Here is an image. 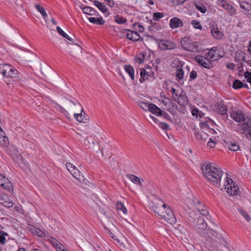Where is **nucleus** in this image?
<instances>
[{"label": "nucleus", "instance_id": "obj_1", "mask_svg": "<svg viewBox=\"0 0 251 251\" xmlns=\"http://www.w3.org/2000/svg\"><path fill=\"white\" fill-rule=\"evenodd\" d=\"M231 117L238 124L236 131L239 134L245 135L247 138L251 140V118L246 117L241 111H232Z\"/></svg>", "mask_w": 251, "mask_h": 251}, {"label": "nucleus", "instance_id": "obj_2", "mask_svg": "<svg viewBox=\"0 0 251 251\" xmlns=\"http://www.w3.org/2000/svg\"><path fill=\"white\" fill-rule=\"evenodd\" d=\"M152 209L154 212L162 217L168 223L173 225L176 218L170 208L162 200L157 199L152 202Z\"/></svg>", "mask_w": 251, "mask_h": 251}, {"label": "nucleus", "instance_id": "obj_3", "mask_svg": "<svg viewBox=\"0 0 251 251\" xmlns=\"http://www.w3.org/2000/svg\"><path fill=\"white\" fill-rule=\"evenodd\" d=\"M201 170L209 182L215 185L220 183L223 176V171L220 168L216 167L214 164L210 163L203 165Z\"/></svg>", "mask_w": 251, "mask_h": 251}, {"label": "nucleus", "instance_id": "obj_4", "mask_svg": "<svg viewBox=\"0 0 251 251\" xmlns=\"http://www.w3.org/2000/svg\"><path fill=\"white\" fill-rule=\"evenodd\" d=\"M17 71L12 66L8 64H0V75L8 86H13V78L16 77Z\"/></svg>", "mask_w": 251, "mask_h": 251}, {"label": "nucleus", "instance_id": "obj_5", "mask_svg": "<svg viewBox=\"0 0 251 251\" xmlns=\"http://www.w3.org/2000/svg\"><path fill=\"white\" fill-rule=\"evenodd\" d=\"M222 238L218 240L215 239L211 243H206V248L209 251H229V249Z\"/></svg>", "mask_w": 251, "mask_h": 251}, {"label": "nucleus", "instance_id": "obj_6", "mask_svg": "<svg viewBox=\"0 0 251 251\" xmlns=\"http://www.w3.org/2000/svg\"><path fill=\"white\" fill-rule=\"evenodd\" d=\"M226 184L224 185V189H226L227 192L230 195H237L239 192V188L238 186L233 182L231 178L226 177Z\"/></svg>", "mask_w": 251, "mask_h": 251}, {"label": "nucleus", "instance_id": "obj_7", "mask_svg": "<svg viewBox=\"0 0 251 251\" xmlns=\"http://www.w3.org/2000/svg\"><path fill=\"white\" fill-rule=\"evenodd\" d=\"M181 44L183 49L185 50L191 52H196L198 50V48L196 46V43L193 42L189 38L185 37L181 40Z\"/></svg>", "mask_w": 251, "mask_h": 251}, {"label": "nucleus", "instance_id": "obj_8", "mask_svg": "<svg viewBox=\"0 0 251 251\" xmlns=\"http://www.w3.org/2000/svg\"><path fill=\"white\" fill-rule=\"evenodd\" d=\"M62 112L65 113L69 112L73 114L75 109V104L69 100H66L62 103V106H60Z\"/></svg>", "mask_w": 251, "mask_h": 251}, {"label": "nucleus", "instance_id": "obj_9", "mask_svg": "<svg viewBox=\"0 0 251 251\" xmlns=\"http://www.w3.org/2000/svg\"><path fill=\"white\" fill-rule=\"evenodd\" d=\"M90 121V117L84 111L83 109H81L80 113H79V123L85 124V129L84 130V133L86 134H88L89 126L88 123Z\"/></svg>", "mask_w": 251, "mask_h": 251}, {"label": "nucleus", "instance_id": "obj_10", "mask_svg": "<svg viewBox=\"0 0 251 251\" xmlns=\"http://www.w3.org/2000/svg\"><path fill=\"white\" fill-rule=\"evenodd\" d=\"M204 235L207 242V243L208 244L211 243V242L213 241L215 239L218 240V239L222 238L220 234L210 229L206 230L205 232H204Z\"/></svg>", "mask_w": 251, "mask_h": 251}, {"label": "nucleus", "instance_id": "obj_11", "mask_svg": "<svg viewBox=\"0 0 251 251\" xmlns=\"http://www.w3.org/2000/svg\"><path fill=\"white\" fill-rule=\"evenodd\" d=\"M194 59L201 66L205 68L210 69L212 67V64L211 61L202 56L197 55L195 56Z\"/></svg>", "mask_w": 251, "mask_h": 251}, {"label": "nucleus", "instance_id": "obj_12", "mask_svg": "<svg viewBox=\"0 0 251 251\" xmlns=\"http://www.w3.org/2000/svg\"><path fill=\"white\" fill-rule=\"evenodd\" d=\"M0 186L9 191L13 190L12 184L7 178L1 174H0Z\"/></svg>", "mask_w": 251, "mask_h": 251}, {"label": "nucleus", "instance_id": "obj_13", "mask_svg": "<svg viewBox=\"0 0 251 251\" xmlns=\"http://www.w3.org/2000/svg\"><path fill=\"white\" fill-rule=\"evenodd\" d=\"M159 46L163 50H172L176 48V44L172 42L162 40L159 43Z\"/></svg>", "mask_w": 251, "mask_h": 251}, {"label": "nucleus", "instance_id": "obj_14", "mask_svg": "<svg viewBox=\"0 0 251 251\" xmlns=\"http://www.w3.org/2000/svg\"><path fill=\"white\" fill-rule=\"evenodd\" d=\"M10 155L15 161L19 163L23 162L22 156L14 147H12V150H10Z\"/></svg>", "mask_w": 251, "mask_h": 251}, {"label": "nucleus", "instance_id": "obj_15", "mask_svg": "<svg viewBox=\"0 0 251 251\" xmlns=\"http://www.w3.org/2000/svg\"><path fill=\"white\" fill-rule=\"evenodd\" d=\"M174 99L181 105H185L188 102L186 96L183 94L182 93L180 94H175V97H174Z\"/></svg>", "mask_w": 251, "mask_h": 251}, {"label": "nucleus", "instance_id": "obj_16", "mask_svg": "<svg viewBox=\"0 0 251 251\" xmlns=\"http://www.w3.org/2000/svg\"><path fill=\"white\" fill-rule=\"evenodd\" d=\"M195 135L199 141L201 143H204L208 138V135L201 130H195Z\"/></svg>", "mask_w": 251, "mask_h": 251}, {"label": "nucleus", "instance_id": "obj_17", "mask_svg": "<svg viewBox=\"0 0 251 251\" xmlns=\"http://www.w3.org/2000/svg\"><path fill=\"white\" fill-rule=\"evenodd\" d=\"M0 203L7 207H11L13 205V201L7 195H0Z\"/></svg>", "mask_w": 251, "mask_h": 251}, {"label": "nucleus", "instance_id": "obj_18", "mask_svg": "<svg viewBox=\"0 0 251 251\" xmlns=\"http://www.w3.org/2000/svg\"><path fill=\"white\" fill-rule=\"evenodd\" d=\"M196 209L194 210L189 209L187 211V213L189 217V220L192 222L195 223L196 220L200 217L199 212L198 210L197 206Z\"/></svg>", "mask_w": 251, "mask_h": 251}, {"label": "nucleus", "instance_id": "obj_19", "mask_svg": "<svg viewBox=\"0 0 251 251\" xmlns=\"http://www.w3.org/2000/svg\"><path fill=\"white\" fill-rule=\"evenodd\" d=\"M98 201L99 200H98L97 197L93 196L92 199L90 200L88 202L90 206L92 207L96 211V212H98L99 210H100V206L99 205Z\"/></svg>", "mask_w": 251, "mask_h": 251}, {"label": "nucleus", "instance_id": "obj_20", "mask_svg": "<svg viewBox=\"0 0 251 251\" xmlns=\"http://www.w3.org/2000/svg\"><path fill=\"white\" fill-rule=\"evenodd\" d=\"M170 25L172 28H176L182 27L183 25V23L179 18L175 17L171 19Z\"/></svg>", "mask_w": 251, "mask_h": 251}, {"label": "nucleus", "instance_id": "obj_21", "mask_svg": "<svg viewBox=\"0 0 251 251\" xmlns=\"http://www.w3.org/2000/svg\"><path fill=\"white\" fill-rule=\"evenodd\" d=\"M207 224L203 217H199L197 219V222L196 224V227L197 229L202 230L206 228Z\"/></svg>", "mask_w": 251, "mask_h": 251}, {"label": "nucleus", "instance_id": "obj_22", "mask_svg": "<svg viewBox=\"0 0 251 251\" xmlns=\"http://www.w3.org/2000/svg\"><path fill=\"white\" fill-rule=\"evenodd\" d=\"M91 183L87 179L83 178L81 180L79 177V187H81L84 192H87L89 190V188L91 187Z\"/></svg>", "mask_w": 251, "mask_h": 251}, {"label": "nucleus", "instance_id": "obj_23", "mask_svg": "<svg viewBox=\"0 0 251 251\" xmlns=\"http://www.w3.org/2000/svg\"><path fill=\"white\" fill-rule=\"evenodd\" d=\"M66 167L68 170L73 175V176L76 179H78V178L77 177L78 176L77 174L78 173V170L77 168L75 165H74L73 164L71 163H67Z\"/></svg>", "mask_w": 251, "mask_h": 251}, {"label": "nucleus", "instance_id": "obj_24", "mask_svg": "<svg viewBox=\"0 0 251 251\" xmlns=\"http://www.w3.org/2000/svg\"><path fill=\"white\" fill-rule=\"evenodd\" d=\"M126 37L129 40L133 41H137L140 38V36L138 32L130 30H128Z\"/></svg>", "mask_w": 251, "mask_h": 251}, {"label": "nucleus", "instance_id": "obj_25", "mask_svg": "<svg viewBox=\"0 0 251 251\" xmlns=\"http://www.w3.org/2000/svg\"><path fill=\"white\" fill-rule=\"evenodd\" d=\"M9 144L8 137L3 130L0 131V144L4 147H7Z\"/></svg>", "mask_w": 251, "mask_h": 251}, {"label": "nucleus", "instance_id": "obj_26", "mask_svg": "<svg viewBox=\"0 0 251 251\" xmlns=\"http://www.w3.org/2000/svg\"><path fill=\"white\" fill-rule=\"evenodd\" d=\"M216 111L221 115H226L227 112L226 107L223 102H220L215 105Z\"/></svg>", "mask_w": 251, "mask_h": 251}, {"label": "nucleus", "instance_id": "obj_27", "mask_svg": "<svg viewBox=\"0 0 251 251\" xmlns=\"http://www.w3.org/2000/svg\"><path fill=\"white\" fill-rule=\"evenodd\" d=\"M50 242L56 251H61L65 248V246L56 239L52 238L50 239Z\"/></svg>", "mask_w": 251, "mask_h": 251}, {"label": "nucleus", "instance_id": "obj_28", "mask_svg": "<svg viewBox=\"0 0 251 251\" xmlns=\"http://www.w3.org/2000/svg\"><path fill=\"white\" fill-rule=\"evenodd\" d=\"M82 9L83 13L85 14L96 16H98L99 15L96 10L90 7H83Z\"/></svg>", "mask_w": 251, "mask_h": 251}, {"label": "nucleus", "instance_id": "obj_29", "mask_svg": "<svg viewBox=\"0 0 251 251\" xmlns=\"http://www.w3.org/2000/svg\"><path fill=\"white\" fill-rule=\"evenodd\" d=\"M194 201L195 204H196L197 203L198 205V206H197V208L199 212V215L201 214L202 216H207L209 214V212L206 209L201 208L202 206L201 205L200 201L197 199H195Z\"/></svg>", "mask_w": 251, "mask_h": 251}, {"label": "nucleus", "instance_id": "obj_30", "mask_svg": "<svg viewBox=\"0 0 251 251\" xmlns=\"http://www.w3.org/2000/svg\"><path fill=\"white\" fill-rule=\"evenodd\" d=\"M149 111L156 115L157 116H159L162 115L161 110L153 103H151Z\"/></svg>", "mask_w": 251, "mask_h": 251}, {"label": "nucleus", "instance_id": "obj_31", "mask_svg": "<svg viewBox=\"0 0 251 251\" xmlns=\"http://www.w3.org/2000/svg\"><path fill=\"white\" fill-rule=\"evenodd\" d=\"M227 148L230 151H236L239 150V145L235 142H229L226 143Z\"/></svg>", "mask_w": 251, "mask_h": 251}, {"label": "nucleus", "instance_id": "obj_32", "mask_svg": "<svg viewBox=\"0 0 251 251\" xmlns=\"http://www.w3.org/2000/svg\"><path fill=\"white\" fill-rule=\"evenodd\" d=\"M90 22L97 25H103L105 23V21L101 17L98 18L90 17L88 18Z\"/></svg>", "mask_w": 251, "mask_h": 251}, {"label": "nucleus", "instance_id": "obj_33", "mask_svg": "<svg viewBox=\"0 0 251 251\" xmlns=\"http://www.w3.org/2000/svg\"><path fill=\"white\" fill-rule=\"evenodd\" d=\"M125 71L129 75L132 80L134 79V69L131 65H125L124 66Z\"/></svg>", "mask_w": 251, "mask_h": 251}, {"label": "nucleus", "instance_id": "obj_34", "mask_svg": "<svg viewBox=\"0 0 251 251\" xmlns=\"http://www.w3.org/2000/svg\"><path fill=\"white\" fill-rule=\"evenodd\" d=\"M211 32L215 39H221L223 38V34L218 28H213L211 29Z\"/></svg>", "mask_w": 251, "mask_h": 251}, {"label": "nucleus", "instance_id": "obj_35", "mask_svg": "<svg viewBox=\"0 0 251 251\" xmlns=\"http://www.w3.org/2000/svg\"><path fill=\"white\" fill-rule=\"evenodd\" d=\"M126 177L129 179L133 183L136 184H139L140 185H142L141 180L137 176L132 174H127L126 175Z\"/></svg>", "mask_w": 251, "mask_h": 251}, {"label": "nucleus", "instance_id": "obj_36", "mask_svg": "<svg viewBox=\"0 0 251 251\" xmlns=\"http://www.w3.org/2000/svg\"><path fill=\"white\" fill-rule=\"evenodd\" d=\"M116 208L118 211L121 212L122 214L124 215L127 214V209L122 202L118 201L116 203Z\"/></svg>", "mask_w": 251, "mask_h": 251}, {"label": "nucleus", "instance_id": "obj_37", "mask_svg": "<svg viewBox=\"0 0 251 251\" xmlns=\"http://www.w3.org/2000/svg\"><path fill=\"white\" fill-rule=\"evenodd\" d=\"M94 3L102 13L106 12L107 8L103 3L98 0H95Z\"/></svg>", "mask_w": 251, "mask_h": 251}, {"label": "nucleus", "instance_id": "obj_38", "mask_svg": "<svg viewBox=\"0 0 251 251\" xmlns=\"http://www.w3.org/2000/svg\"><path fill=\"white\" fill-rule=\"evenodd\" d=\"M151 103H149L148 102H144L140 101L138 102V105L140 106L141 108L145 111H149L150 106Z\"/></svg>", "mask_w": 251, "mask_h": 251}, {"label": "nucleus", "instance_id": "obj_39", "mask_svg": "<svg viewBox=\"0 0 251 251\" xmlns=\"http://www.w3.org/2000/svg\"><path fill=\"white\" fill-rule=\"evenodd\" d=\"M141 78L139 81L141 83H142L145 79L148 78V76L150 75V73L147 72L145 70H142L140 73Z\"/></svg>", "mask_w": 251, "mask_h": 251}, {"label": "nucleus", "instance_id": "obj_40", "mask_svg": "<svg viewBox=\"0 0 251 251\" xmlns=\"http://www.w3.org/2000/svg\"><path fill=\"white\" fill-rule=\"evenodd\" d=\"M35 7L37 10L41 14L44 19L46 20L48 15L44 8L38 4L35 5Z\"/></svg>", "mask_w": 251, "mask_h": 251}, {"label": "nucleus", "instance_id": "obj_41", "mask_svg": "<svg viewBox=\"0 0 251 251\" xmlns=\"http://www.w3.org/2000/svg\"><path fill=\"white\" fill-rule=\"evenodd\" d=\"M213 49L214 48L210 49L208 52L205 55L204 57L209 61L213 59L215 56V50H214Z\"/></svg>", "mask_w": 251, "mask_h": 251}, {"label": "nucleus", "instance_id": "obj_42", "mask_svg": "<svg viewBox=\"0 0 251 251\" xmlns=\"http://www.w3.org/2000/svg\"><path fill=\"white\" fill-rule=\"evenodd\" d=\"M176 76V79L178 80H182L183 78L184 72L181 68L177 69Z\"/></svg>", "mask_w": 251, "mask_h": 251}, {"label": "nucleus", "instance_id": "obj_43", "mask_svg": "<svg viewBox=\"0 0 251 251\" xmlns=\"http://www.w3.org/2000/svg\"><path fill=\"white\" fill-rule=\"evenodd\" d=\"M77 48L73 46L70 47L69 49V53L73 58H76Z\"/></svg>", "mask_w": 251, "mask_h": 251}, {"label": "nucleus", "instance_id": "obj_44", "mask_svg": "<svg viewBox=\"0 0 251 251\" xmlns=\"http://www.w3.org/2000/svg\"><path fill=\"white\" fill-rule=\"evenodd\" d=\"M225 9L230 15H233L236 13V10L234 7L229 3L226 5V6Z\"/></svg>", "mask_w": 251, "mask_h": 251}, {"label": "nucleus", "instance_id": "obj_45", "mask_svg": "<svg viewBox=\"0 0 251 251\" xmlns=\"http://www.w3.org/2000/svg\"><path fill=\"white\" fill-rule=\"evenodd\" d=\"M31 230L33 234H36L37 236L39 237L45 236L44 232L39 228L33 227L31 228Z\"/></svg>", "mask_w": 251, "mask_h": 251}, {"label": "nucleus", "instance_id": "obj_46", "mask_svg": "<svg viewBox=\"0 0 251 251\" xmlns=\"http://www.w3.org/2000/svg\"><path fill=\"white\" fill-rule=\"evenodd\" d=\"M232 87L235 89H237L243 87V83L240 80L236 79L233 82Z\"/></svg>", "mask_w": 251, "mask_h": 251}, {"label": "nucleus", "instance_id": "obj_47", "mask_svg": "<svg viewBox=\"0 0 251 251\" xmlns=\"http://www.w3.org/2000/svg\"><path fill=\"white\" fill-rule=\"evenodd\" d=\"M238 211L239 213L241 214V215L245 218V219L247 220V222L251 221V218L245 211L241 209H239Z\"/></svg>", "mask_w": 251, "mask_h": 251}, {"label": "nucleus", "instance_id": "obj_48", "mask_svg": "<svg viewBox=\"0 0 251 251\" xmlns=\"http://www.w3.org/2000/svg\"><path fill=\"white\" fill-rule=\"evenodd\" d=\"M115 21L117 23L119 24H125L126 20L124 19L122 17L117 15L115 17Z\"/></svg>", "mask_w": 251, "mask_h": 251}, {"label": "nucleus", "instance_id": "obj_49", "mask_svg": "<svg viewBox=\"0 0 251 251\" xmlns=\"http://www.w3.org/2000/svg\"><path fill=\"white\" fill-rule=\"evenodd\" d=\"M153 19L154 20L158 21L160 19L164 17V14L163 13L155 12L153 13Z\"/></svg>", "mask_w": 251, "mask_h": 251}, {"label": "nucleus", "instance_id": "obj_50", "mask_svg": "<svg viewBox=\"0 0 251 251\" xmlns=\"http://www.w3.org/2000/svg\"><path fill=\"white\" fill-rule=\"evenodd\" d=\"M191 24L193 26V27L196 29L201 30L202 29V27L200 24V23L196 20H193L191 22Z\"/></svg>", "mask_w": 251, "mask_h": 251}, {"label": "nucleus", "instance_id": "obj_51", "mask_svg": "<svg viewBox=\"0 0 251 251\" xmlns=\"http://www.w3.org/2000/svg\"><path fill=\"white\" fill-rule=\"evenodd\" d=\"M134 26L136 29L138 30L140 32H142L144 30V26L140 25L139 23L134 24Z\"/></svg>", "mask_w": 251, "mask_h": 251}, {"label": "nucleus", "instance_id": "obj_52", "mask_svg": "<svg viewBox=\"0 0 251 251\" xmlns=\"http://www.w3.org/2000/svg\"><path fill=\"white\" fill-rule=\"evenodd\" d=\"M217 3L219 6L222 7L224 8H225L226 5L228 4L225 0H218Z\"/></svg>", "mask_w": 251, "mask_h": 251}, {"label": "nucleus", "instance_id": "obj_53", "mask_svg": "<svg viewBox=\"0 0 251 251\" xmlns=\"http://www.w3.org/2000/svg\"><path fill=\"white\" fill-rule=\"evenodd\" d=\"M5 235H7V233L4 232V233L0 235V243L2 245L5 244L6 242Z\"/></svg>", "mask_w": 251, "mask_h": 251}, {"label": "nucleus", "instance_id": "obj_54", "mask_svg": "<svg viewBox=\"0 0 251 251\" xmlns=\"http://www.w3.org/2000/svg\"><path fill=\"white\" fill-rule=\"evenodd\" d=\"M249 3L246 2H241L240 4V7L244 10H246L247 11L250 10V9L248 7H247L246 5H248Z\"/></svg>", "mask_w": 251, "mask_h": 251}, {"label": "nucleus", "instance_id": "obj_55", "mask_svg": "<svg viewBox=\"0 0 251 251\" xmlns=\"http://www.w3.org/2000/svg\"><path fill=\"white\" fill-rule=\"evenodd\" d=\"M216 143L213 141L212 138H210L209 141L207 143V146L210 148H213L215 146Z\"/></svg>", "mask_w": 251, "mask_h": 251}, {"label": "nucleus", "instance_id": "obj_56", "mask_svg": "<svg viewBox=\"0 0 251 251\" xmlns=\"http://www.w3.org/2000/svg\"><path fill=\"white\" fill-rule=\"evenodd\" d=\"M106 2L107 5L110 7H113L115 5L114 1L113 0H104Z\"/></svg>", "mask_w": 251, "mask_h": 251}, {"label": "nucleus", "instance_id": "obj_57", "mask_svg": "<svg viewBox=\"0 0 251 251\" xmlns=\"http://www.w3.org/2000/svg\"><path fill=\"white\" fill-rule=\"evenodd\" d=\"M197 76V73L196 71H192L190 74V77L191 79H195Z\"/></svg>", "mask_w": 251, "mask_h": 251}, {"label": "nucleus", "instance_id": "obj_58", "mask_svg": "<svg viewBox=\"0 0 251 251\" xmlns=\"http://www.w3.org/2000/svg\"><path fill=\"white\" fill-rule=\"evenodd\" d=\"M166 100H163L162 101V103H163L166 106H170L171 103V100L169 99L166 98Z\"/></svg>", "mask_w": 251, "mask_h": 251}, {"label": "nucleus", "instance_id": "obj_59", "mask_svg": "<svg viewBox=\"0 0 251 251\" xmlns=\"http://www.w3.org/2000/svg\"><path fill=\"white\" fill-rule=\"evenodd\" d=\"M160 127L165 130H167L169 128V125L165 123H161L160 124Z\"/></svg>", "mask_w": 251, "mask_h": 251}, {"label": "nucleus", "instance_id": "obj_60", "mask_svg": "<svg viewBox=\"0 0 251 251\" xmlns=\"http://www.w3.org/2000/svg\"><path fill=\"white\" fill-rule=\"evenodd\" d=\"M144 55L143 54L142 57H137L136 58V61L140 64L143 63L144 61Z\"/></svg>", "mask_w": 251, "mask_h": 251}, {"label": "nucleus", "instance_id": "obj_61", "mask_svg": "<svg viewBox=\"0 0 251 251\" xmlns=\"http://www.w3.org/2000/svg\"><path fill=\"white\" fill-rule=\"evenodd\" d=\"M56 30H57V32L60 34L62 36H63V35L65 33L62 29L59 26H57L56 27Z\"/></svg>", "mask_w": 251, "mask_h": 251}, {"label": "nucleus", "instance_id": "obj_62", "mask_svg": "<svg viewBox=\"0 0 251 251\" xmlns=\"http://www.w3.org/2000/svg\"><path fill=\"white\" fill-rule=\"evenodd\" d=\"M196 8L198 10H199L201 13H204L206 12V9L204 7L203 8L201 6L197 5Z\"/></svg>", "mask_w": 251, "mask_h": 251}, {"label": "nucleus", "instance_id": "obj_63", "mask_svg": "<svg viewBox=\"0 0 251 251\" xmlns=\"http://www.w3.org/2000/svg\"><path fill=\"white\" fill-rule=\"evenodd\" d=\"M234 67L235 65L233 63H228L226 65V68L230 70H233Z\"/></svg>", "mask_w": 251, "mask_h": 251}, {"label": "nucleus", "instance_id": "obj_64", "mask_svg": "<svg viewBox=\"0 0 251 251\" xmlns=\"http://www.w3.org/2000/svg\"><path fill=\"white\" fill-rule=\"evenodd\" d=\"M16 131L18 133H22L23 132V129L20 127V126H17L16 129H15Z\"/></svg>", "mask_w": 251, "mask_h": 251}]
</instances>
